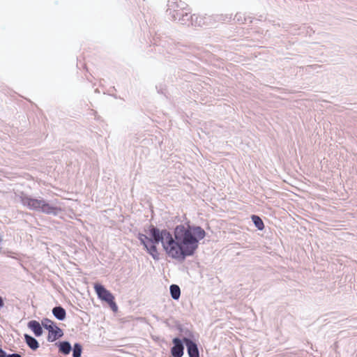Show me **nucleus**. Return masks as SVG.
Listing matches in <instances>:
<instances>
[{"label":"nucleus","instance_id":"f257e3e1","mask_svg":"<svg viewBox=\"0 0 357 357\" xmlns=\"http://www.w3.org/2000/svg\"><path fill=\"white\" fill-rule=\"evenodd\" d=\"M150 238L139 234L138 239L155 260L159 259L156 245L161 243L166 255L178 261H183L187 257L194 255L199 243L205 236V231L199 226L190 225H177L173 234L167 229H160L154 226L149 228Z\"/></svg>","mask_w":357,"mask_h":357},{"label":"nucleus","instance_id":"f03ea898","mask_svg":"<svg viewBox=\"0 0 357 357\" xmlns=\"http://www.w3.org/2000/svg\"><path fill=\"white\" fill-rule=\"evenodd\" d=\"M21 202L23 206H26L30 210L47 215L56 216L63 211V204L57 199L47 202L41 197L32 198L29 196H23L21 197Z\"/></svg>","mask_w":357,"mask_h":357},{"label":"nucleus","instance_id":"7ed1b4c3","mask_svg":"<svg viewBox=\"0 0 357 357\" xmlns=\"http://www.w3.org/2000/svg\"><path fill=\"white\" fill-rule=\"evenodd\" d=\"M95 291L100 299L107 302L111 309L114 312H116L118 310V307L114 302V297L112 294L106 289L102 285L99 284H96L94 285Z\"/></svg>","mask_w":357,"mask_h":357},{"label":"nucleus","instance_id":"20e7f679","mask_svg":"<svg viewBox=\"0 0 357 357\" xmlns=\"http://www.w3.org/2000/svg\"><path fill=\"white\" fill-rule=\"evenodd\" d=\"M172 342L174 345L171 349V354L173 357H182L184 351L183 340L178 337H175L173 339Z\"/></svg>","mask_w":357,"mask_h":357},{"label":"nucleus","instance_id":"39448f33","mask_svg":"<svg viewBox=\"0 0 357 357\" xmlns=\"http://www.w3.org/2000/svg\"><path fill=\"white\" fill-rule=\"evenodd\" d=\"M183 340L187 347L189 357H199V352L197 344L187 337H184Z\"/></svg>","mask_w":357,"mask_h":357},{"label":"nucleus","instance_id":"423d86ee","mask_svg":"<svg viewBox=\"0 0 357 357\" xmlns=\"http://www.w3.org/2000/svg\"><path fill=\"white\" fill-rule=\"evenodd\" d=\"M28 326L36 337H39L43 334V328L38 321L35 320L30 321L28 323Z\"/></svg>","mask_w":357,"mask_h":357},{"label":"nucleus","instance_id":"0eeeda50","mask_svg":"<svg viewBox=\"0 0 357 357\" xmlns=\"http://www.w3.org/2000/svg\"><path fill=\"white\" fill-rule=\"evenodd\" d=\"M52 314L59 321L64 320L66 316L65 309L61 306L54 307L52 309Z\"/></svg>","mask_w":357,"mask_h":357},{"label":"nucleus","instance_id":"6e6552de","mask_svg":"<svg viewBox=\"0 0 357 357\" xmlns=\"http://www.w3.org/2000/svg\"><path fill=\"white\" fill-rule=\"evenodd\" d=\"M24 339L27 345L33 350H36L39 347L37 340L32 336L25 334Z\"/></svg>","mask_w":357,"mask_h":357},{"label":"nucleus","instance_id":"1a4fd4ad","mask_svg":"<svg viewBox=\"0 0 357 357\" xmlns=\"http://www.w3.org/2000/svg\"><path fill=\"white\" fill-rule=\"evenodd\" d=\"M53 333H49L47 336V341L52 342L55 341L56 339L63 336V333L61 328L58 326L55 327V330L53 331Z\"/></svg>","mask_w":357,"mask_h":357},{"label":"nucleus","instance_id":"9d476101","mask_svg":"<svg viewBox=\"0 0 357 357\" xmlns=\"http://www.w3.org/2000/svg\"><path fill=\"white\" fill-rule=\"evenodd\" d=\"M185 12V10H184L183 9L176 10V9H172L171 8H169L167 10V13L169 15H172L171 20H172V21H175L174 20L175 17H177L178 18H181L184 15Z\"/></svg>","mask_w":357,"mask_h":357},{"label":"nucleus","instance_id":"9b49d317","mask_svg":"<svg viewBox=\"0 0 357 357\" xmlns=\"http://www.w3.org/2000/svg\"><path fill=\"white\" fill-rule=\"evenodd\" d=\"M174 20L183 22L190 21V22H196L198 20V16H197L196 15H191L185 11L184 15L181 18H178L177 17H175Z\"/></svg>","mask_w":357,"mask_h":357},{"label":"nucleus","instance_id":"f8f14e48","mask_svg":"<svg viewBox=\"0 0 357 357\" xmlns=\"http://www.w3.org/2000/svg\"><path fill=\"white\" fill-rule=\"evenodd\" d=\"M59 347V351L65 355L69 354L70 351L72 350V347L70 342L67 341L60 342Z\"/></svg>","mask_w":357,"mask_h":357},{"label":"nucleus","instance_id":"ddd939ff","mask_svg":"<svg viewBox=\"0 0 357 357\" xmlns=\"http://www.w3.org/2000/svg\"><path fill=\"white\" fill-rule=\"evenodd\" d=\"M170 294L174 300H178L181 296V289L176 284H172L169 287Z\"/></svg>","mask_w":357,"mask_h":357},{"label":"nucleus","instance_id":"4468645a","mask_svg":"<svg viewBox=\"0 0 357 357\" xmlns=\"http://www.w3.org/2000/svg\"><path fill=\"white\" fill-rule=\"evenodd\" d=\"M42 326L47 330H48L49 333H53V331L55 330V327L56 326L54 324V323L49 319H44L42 321Z\"/></svg>","mask_w":357,"mask_h":357},{"label":"nucleus","instance_id":"2eb2a0df","mask_svg":"<svg viewBox=\"0 0 357 357\" xmlns=\"http://www.w3.org/2000/svg\"><path fill=\"white\" fill-rule=\"evenodd\" d=\"M251 218L254 225L259 230H262L264 228V222L259 216L252 215Z\"/></svg>","mask_w":357,"mask_h":357},{"label":"nucleus","instance_id":"dca6fc26","mask_svg":"<svg viewBox=\"0 0 357 357\" xmlns=\"http://www.w3.org/2000/svg\"><path fill=\"white\" fill-rule=\"evenodd\" d=\"M82 351V345L79 343H75L73 348V357H81Z\"/></svg>","mask_w":357,"mask_h":357},{"label":"nucleus","instance_id":"f3484780","mask_svg":"<svg viewBox=\"0 0 357 357\" xmlns=\"http://www.w3.org/2000/svg\"><path fill=\"white\" fill-rule=\"evenodd\" d=\"M231 20V15H220L218 17V19H215V21H219V20H223V21H225V20H228V21H230Z\"/></svg>","mask_w":357,"mask_h":357},{"label":"nucleus","instance_id":"a211bd4d","mask_svg":"<svg viewBox=\"0 0 357 357\" xmlns=\"http://www.w3.org/2000/svg\"><path fill=\"white\" fill-rule=\"evenodd\" d=\"M8 355L6 354V353L2 349L0 348V357H7Z\"/></svg>","mask_w":357,"mask_h":357},{"label":"nucleus","instance_id":"6ab92c4d","mask_svg":"<svg viewBox=\"0 0 357 357\" xmlns=\"http://www.w3.org/2000/svg\"><path fill=\"white\" fill-rule=\"evenodd\" d=\"M236 20L238 22H239L240 20H242V16H241V15L236 14V15H235V17L234 18V20Z\"/></svg>","mask_w":357,"mask_h":357},{"label":"nucleus","instance_id":"aec40b11","mask_svg":"<svg viewBox=\"0 0 357 357\" xmlns=\"http://www.w3.org/2000/svg\"><path fill=\"white\" fill-rule=\"evenodd\" d=\"M7 357H22L19 354H8Z\"/></svg>","mask_w":357,"mask_h":357},{"label":"nucleus","instance_id":"412c9836","mask_svg":"<svg viewBox=\"0 0 357 357\" xmlns=\"http://www.w3.org/2000/svg\"><path fill=\"white\" fill-rule=\"evenodd\" d=\"M3 298L0 296V308L3 307Z\"/></svg>","mask_w":357,"mask_h":357}]
</instances>
